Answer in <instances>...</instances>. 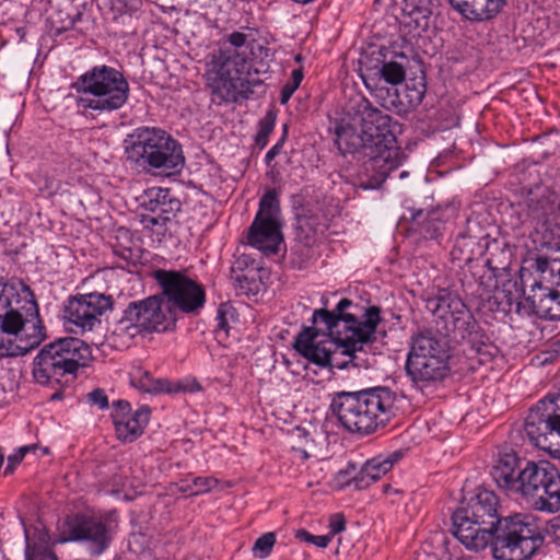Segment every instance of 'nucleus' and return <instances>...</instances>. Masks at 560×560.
Returning <instances> with one entry per match:
<instances>
[{
  "mask_svg": "<svg viewBox=\"0 0 560 560\" xmlns=\"http://www.w3.org/2000/svg\"><path fill=\"white\" fill-rule=\"evenodd\" d=\"M113 537L108 525L101 518L85 514L67 516L59 529L58 541L84 544L92 556H100L109 546Z\"/></svg>",
  "mask_w": 560,
  "mask_h": 560,
  "instance_id": "nucleus-15",
  "label": "nucleus"
},
{
  "mask_svg": "<svg viewBox=\"0 0 560 560\" xmlns=\"http://www.w3.org/2000/svg\"><path fill=\"white\" fill-rule=\"evenodd\" d=\"M370 70H375V75L392 85H398L406 79L405 66L395 60H386L385 57L377 59V63Z\"/></svg>",
  "mask_w": 560,
  "mask_h": 560,
  "instance_id": "nucleus-32",
  "label": "nucleus"
},
{
  "mask_svg": "<svg viewBox=\"0 0 560 560\" xmlns=\"http://www.w3.org/2000/svg\"><path fill=\"white\" fill-rule=\"evenodd\" d=\"M148 214H142L141 222L145 226H166L182 209V202L170 188L153 187L145 191V198L141 203Z\"/></svg>",
  "mask_w": 560,
  "mask_h": 560,
  "instance_id": "nucleus-21",
  "label": "nucleus"
},
{
  "mask_svg": "<svg viewBox=\"0 0 560 560\" xmlns=\"http://www.w3.org/2000/svg\"><path fill=\"white\" fill-rule=\"evenodd\" d=\"M296 230L300 231V233L298 234L299 237H302V233H305L304 235V241L306 244L310 243L311 238L313 236L310 235L308 232L305 231V229L308 226V219L306 218L305 214H300L298 213L296 214Z\"/></svg>",
  "mask_w": 560,
  "mask_h": 560,
  "instance_id": "nucleus-47",
  "label": "nucleus"
},
{
  "mask_svg": "<svg viewBox=\"0 0 560 560\" xmlns=\"http://www.w3.org/2000/svg\"><path fill=\"white\" fill-rule=\"evenodd\" d=\"M77 19H78V20H80V19H81V14H80V13H78V14H77Z\"/></svg>",
  "mask_w": 560,
  "mask_h": 560,
  "instance_id": "nucleus-64",
  "label": "nucleus"
},
{
  "mask_svg": "<svg viewBox=\"0 0 560 560\" xmlns=\"http://www.w3.org/2000/svg\"><path fill=\"white\" fill-rule=\"evenodd\" d=\"M304 78L303 68L294 69L291 73L290 79L285 82V84L281 89L280 93V104L284 105L289 102L293 93L299 89L302 80Z\"/></svg>",
  "mask_w": 560,
  "mask_h": 560,
  "instance_id": "nucleus-38",
  "label": "nucleus"
},
{
  "mask_svg": "<svg viewBox=\"0 0 560 560\" xmlns=\"http://www.w3.org/2000/svg\"><path fill=\"white\" fill-rule=\"evenodd\" d=\"M281 208L276 188H269L259 201L258 211L247 231V244L266 256L276 255L283 242Z\"/></svg>",
  "mask_w": 560,
  "mask_h": 560,
  "instance_id": "nucleus-13",
  "label": "nucleus"
},
{
  "mask_svg": "<svg viewBox=\"0 0 560 560\" xmlns=\"http://www.w3.org/2000/svg\"><path fill=\"white\" fill-rule=\"evenodd\" d=\"M408 355L434 359H451L448 339L438 329H424L412 336L411 348Z\"/></svg>",
  "mask_w": 560,
  "mask_h": 560,
  "instance_id": "nucleus-25",
  "label": "nucleus"
},
{
  "mask_svg": "<svg viewBox=\"0 0 560 560\" xmlns=\"http://www.w3.org/2000/svg\"><path fill=\"white\" fill-rule=\"evenodd\" d=\"M126 159L147 173L178 174L185 165L182 144L165 130L139 127L125 140Z\"/></svg>",
  "mask_w": 560,
  "mask_h": 560,
  "instance_id": "nucleus-6",
  "label": "nucleus"
},
{
  "mask_svg": "<svg viewBox=\"0 0 560 560\" xmlns=\"http://www.w3.org/2000/svg\"><path fill=\"white\" fill-rule=\"evenodd\" d=\"M86 401L92 406H97L98 409L105 410L109 407L108 397L103 388H95L92 392L88 393Z\"/></svg>",
  "mask_w": 560,
  "mask_h": 560,
  "instance_id": "nucleus-41",
  "label": "nucleus"
},
{
  "mask_svg": "<svg viewBox=\"0 0 560 560\" xmlns=\"http://www.w3.org/2000/svg\"><path fill=\"white\" fill-rule=\"evenodd\" d=\"M92 349L77 337L58 338L45 345L33 360L32 374L37 384L62 385L77 378L80 368L92 360Z\"/></svg>",
  "mask_w": 560,
  "mask_h": 560,
  "instance_id": "nucleus-7",
  "label": "nucleus"
},
{
  "mask_svg": "<svg viewBox=\"0 0 560 560\" xmlns=\"http://www.w3.org/2000/svg\"><path fill=\"white\" fill-rule=\"evenodd\" d=\"M81 94H91L93 98L80 97L79 107L98 112H114L128 101L130 86L122 72L107 65L94 66L71 84Z\"/></svg>",
  "mask_w": 560,
  "mask_h": 560,
  "instance_id": "nucleus-10",
  "label": "nucleus"
},
{
  "mask_svg": "<svg viewBox=\"0 0 560 560\" xmlns=\"http://www.w3.org/2000/svg\"><path fill=\"white\" fill-rule=\"evenodd\" d=\"M334 133L335 143L343 156L347 154H358L368 160L365 151L368 144L363 137H361L360 127L352 119L348 122L345 120L337 122Z\"/></svg>",
  "mask_w": 560,
  "mask_h": 560,
  "instance_id": "nucleus-28",
  "label": "nucleus"
},
{
  "mask_svg": "<svg viewBox=\"0 0 560 560\" xmlns=\"http://www.w3.org/2000/svg\"><path fill=\"white\" fill-rule=\"evenodd\" d=\"M549 460H528L515 452L500 453L490 475L499 489L527 505L534 503L539 492L540 481L547 479Z\"/></svg>",
  "mask_w": 560,
  "mask_h": 560,
  "instance_id": "nucleus-9",
  "label": "nucleus"
},
{
  "mask_svg": "<svg viewBox=\"0 0 560 560\" xmlns=\"http://www.w3.org/2000/svg\"><path fill=\"white\" fill-rule=\"evenodd\" d=\"M405 396L388 386H374L331 395L329 409L341 427L365 438L386 428L396 418Z\"/></svg>",
  "mask_w": 560,
  "mask_h": 560,
  "instance_id": "nucleus-3",
  "label": "nucleus"
},
{
  "mask_svg": "<svg viewBox=\"0 0 560 560\" xmlns=\"http://www.w3.org/2000/svg\"><path fill=\"white\" fill-rule=\"evenodd\" d=\"M110 417L115 427L117 439L124 443L136 441L149 423L151 409L149 406H141L135 412L128 400L118 399L112 405Z\"/></svg>",
  "mask_w": 560,
  "mask_h": 560,
  "instance_id": "nucleus-19",
  "label": "nucleus"
},
{
  "mask_svg": "<svg viewBox=\"0 0 560 560\" xmlns=\"http://www.w3.org/2000/svg\"><path fill=\"white\" fill-rule=\"evenodd\" d=\"M26 316L30 317L15 338L2 337V357H23L38 348L48 338L38 305L35 314L28 311Z\"/></svg>",
  "mask_w": 560,
  "mask_h": 560,
  "instance_id": "nucleus-20",
  "label": "nucleus"
},
{
  "mask_svg": "<svg viewBox=\"0 0 560 560\" xmlns=\"http://www.w3.org/2000/svg\"><path fill=\"white\" fill-rule=\"evenodd\" d=\"M506 3L508 0H486L485 4L478 9L474 2L463 0L454 10L470 22H482L494 19Z\"/></svg>",
  "mask_w": 560,
  "mask_h": 560,
  "instance_id": "nucleus-30",
  "label": "nucleus"
},
{
  "mask_svg": "<svg viewBox=\"0 0 560 560\" xmlns=\"http://www.w3.org/2000/svg\"><path fill=\"white\" fill-rule=\"evenodd\" d=\"M406 176H408V172H407V171H402V172H400V174H399V177H400V178H404V177H406Z\"/></svg>",
  "mask_w": 560,
  "mask_h": 560,
  "instance_id": "nucleus-61",
  "label": "nucleus"
},
{
  "mask_svg": "<svg viewBox=\"0 0 560 560\" xmlns=\"http://www.w3.org/2000/svg\"><path fill=\"white\" fill-rule=\"evenodd\" d=\"M401 452H395L386 458L374 457L368 460L363 466V474L370 477V480H378L382 476L392 470L395 463L401 458Z\"/></svg>",
  "mask_w": 560,
  "mask_h": 560,
  "instance_id": "nucleus-33",
  "label": "nucleus"
},
{
  "mask_svg": "<svg viewBox=\"0 0 560 560\" xmlns=\"http://www.w3.org/2000/svg\"><path fill=\"white\" fill-rule=\"evenodd\" d=\"M528 440L538 448L548 453L559 452L560 415L548 410L539 401L529 409L524 422Z\"/></svg>",
  "mask_w": 560,
  "mask_h": 560,
  "instance_id": "nucleus-17",
  "label": "nucleus"
},
{
  "mask_svg": "<svg viewBox=\"0 0 560 560\" xmlns=\"http://www.w3.org/2000/svg\"><path fill=\"white\" fill-rule=\"evenodd\" d=\"M487 233L477 219L468 218L464 229L457 234L451 256L453 261L470 262L476 255H481L487 244H482Z\"/></svg>",
  "mask_w": 560,
  "mask_h": 560,
  "instance_id": "nucleus-23",
  "label": "nucleus"
},
{
  "mask_svg": "<svg viewBox=\"0 0 560 560\" xmlns=\"http://www.w3.org/2000/svg\"><path fill=\"white\" fill-rule=\"evenodd\" d=\"M551 532L553 541L560 546V516L555 518L553 523L551 524Z\"/></svg>",
  "mask_w": 560,
  "mask_h": 560,
  "instance_id": "nucleus-51",
  "label": "nucleus"
},
{
  "mask_svg": "<svg viewBox=\"0 0 560 560\" xmlns=\"http://www.w3.org/2000/svg\"><path fill=\"white\" fill-rule=\"evenodd\" d=\"M120 3L126 12H132L139 9L141 0H116Z\"/></svg>",
  "mask_w": 560,
  "mask_h": 560,
  "instance_id": "nucleus-50",
  "label": "nucleus"
},
{
  "mask_svg": "<svg viewBox=\"0 0 560 560\" xmlns=\"http://www.w3.org/2000/svg\"><path fill=\"white\" fill-rule=\"evenodd\" d=\"M180 491L182 492H195L196 490H194V486L192 485H185V486H182L180 487Z\"/></svg>",
  "mask_w": 560,
  "mask_h": 560,
  "instance_id": "nucleus-55",
  "label": "nucleus"
},
{
  "mask_svg": "<svg viewBox=\"0 0 560 560\" xmlns=\"http://www.w3.org/2000/svg\"><path fill=\"white\" fill-rule=\"evenodd\" d=\"M231 307L226 304H220L218 311H217V326H215V334L219 336L220 334L228 335L229 331V320H228V314L230 313Z\"/></svg>",
  "mask_w": 560,
  "mask_h": 560,
  "instance_id": "nucleus-42",
  "label": "nucleus"
},
{
  "mask_svg": "<svg viewBox=\"0 0 560 560\" xmlns=\"http://www.w3.org/2000/svg\"><path fill=\"white\" fill-rule=\"evenodd\" d=\"M241 265L242 261L237 260L236 266L232 267V279L237 283L238 288L246 293L258 290V284L254 276H250L249 272H243Z\"/></svg>",
  "mask_w": 560,
  "mask_h": 560,
  "instance_id": "nucleus-37",
  "label": "nucleus"
},
{
  "mask_svg": "<svg viewBox=\"0 0 560 560\" xmlns=\"http://www.w3.org/2000/svg\"><path fill=\"white\" fill-rule=\"evenodd\" d=\"M31 446H22L14 454L8 457V465L4 470V475H11L14 472L15 467L23 460L25 454L31 450Z\"/></svg>",
  "mask_w": 560,
  "mask_h": 560,
  "instance_id": "nucleus-44",
  "label": "nucleus"
},
{
  "mask_svg": "<svg viewBox=\"0 0 560 560\" xmlns=\"http://www.w3.org/2000/svg\"><path fill=\"white\" fill-rule=\"evenodd\" d=\"M119 232L124 233L126 236H128V234H129L128 230H125V229H121Z\"/></svg>",
  "mask_w": 560,
  "mask_h": 560,
  "instance_id": "nucleus-62",
  "label": "nucleus"
},
{
  "mask_svg": "<svg viewBox=\"0 0 560 560\" xmlns=\"http://www.w3.org/2000/svg\"><path fill=\"white\" fill-rule=\"evenodd\" d=\"M485 536L486 547L490 546L497 560H528L544 542L538 526L522 513L497 520Z\"/></svg>",
  "mask_w": 560,
  "mask_h": 560,
  "instance_id": "nucleus-8",
  "label": "nucleus"
},
{
  "mask_svg": "<svg viewBox=\"0 0 560 560\" xmlns=\"http://www.w3.org/2000/svg\"><path fill=\"white\" fill-rule=\"evenodd\" d=\"M130 383L133 387L147 393H197L202 388L196 380H182L176 382H171L165 378L154 380L150 372L140 368L130 374Z\"/></svg>",
  "mask_w": 560,
  "mask_h": 560,
  "instance_id": "nucleus-24",
  "label": "nucleus"
},
{
  "mask_svg": "<svg viewBox=\"0 0 560 560\" xmlns=\"http://www.w3.org/2000/svg\"><path fill=\"white\" fill-rule=\"evenodd\" d=\"M28 317L25 311L18 307L7 308L2 314V334L7 335L5 338H15Z\"/></svg>",
  "mask_w": 560,
  "mask_h": 560,
  "instance_id": "nucleus-34",
  "label": "nucleus"
},
{
  "mask_svg": "<svg viewBox=\"0 0 560 560\" xmlns=\"http://www.w3.org/2000/svg\"><path fill=\"white\" fill-rule=\"evenodd\" d=\"M533 292L526 296L532 313L542 319L560 320V293L541 282H535Z\"/></svg>",
  "mask_w": 560,
  "mask_h": 560,
  "instance_id": "nucleus-27",
  "label": "nucleus"
},
{
  "mask_svg": "<svg viewBox=\"0 0 560 560\" xmlns=\"http://www.w3.org/2000/svg\"><path fill=\"white\" fill-rule=\"evenodd\" d=\"M276 544V534L266 533L258 537L253 546V553L260 559L267 558Z\"/></svg>",
  "mask_w": 560,
  "mask_h": 560,
  "instance_id": "nucleus-39",
  "label": "nucleus"
},
{
  "mask_svg": "<svg viewBox=\"0 0 560 560\" xmlns=\"http://www.w3.org/2000/svg\"><path fill=\"white\" fill-rule=\"evenodd\" d=\"M153 279L162 289L164 303H170L172 310L185 314H198L206 304L203 285L189 278L184 271L156 269Z\"/></svg>",
  "mask_w": 560,
  "mask_h": 560,
  "instance_id": "nucleus-14",
  "label": "nucleus"
},
{
  "mask_svg": "<svg viewBox=\"0 0 560 560\" xmlns=\"http://www.w3.org/2000/svg\"><path fill=\"white\" fill-rule=\"evenodd\" d=\"M67 383H63L62 385H60L61 387L56 390L49 398L50 401H56V400H61L63 398V389L62 387L66 385Z\"/></svg>",
  "mask_w": 560,
  "mask_h": 560,
  "instance_id": "nucleus-53",
  "label": "nucleus"
},
{
  "mask_svg": "<svg viewBox=\"0 0 560 560\" xmlns=\"http://www.w3.org/2000/svg\"><path fill=\"white\" fill-rule=\"evenodd\" d=\"M77 21L75 20H72V21H69L68 22V25L63 26V28H69V27H72L74 25Z\"/></svg>",
  "mask_w": 560,
  "mask_h": 560,
  "instance_id": "nucleus-58",
  "label": "nucleus"
},
{
  "mask_svg": "<svg viewBox=\"0 0 560 560\" xmlns=\"http://www.w3.org/2000/svg\"><path fill=\"white\" fill-rule=\"evenodd\" d=\"M285 137H287V126H284V133H283L282 138L267 152V154H266L267 163H269L271 160H273L281 152Z\"/></svg>",
  "mask_w": 560,
  "mask_h": 560,
  "instance_id": "nucleus-49",
  "label": "nucleus"
},
{
  "mask_svg": "<svg viewBox=\"0 0 560 560\" xmlns=\"http://www.w3.org/2000/svg\"><path fill=\"white\" fill-rule=\"evenodd\" d=\"M409 217V232L418 234L425 240H439L445 231V224L456 214V208L451 205L436 206L431 209L407 208Z\"/></svg>",
  "mask_w": 560,
  "mask_h": 560,
  "instance_id": "nucleus-18",
  "label": "nucleus"
},
{
  "mask_svg": "<svg viewBox=\"0 0 560 560\" xmlns=\"http://www.w3.org/2000/svg\"><path fill=\"white\" fill-rule=\"evenodd\" d=\"M2 302L5 308L18 307L26 313L33 311L34 314L38 305L30 287L19 279L2 283Z\"/></svg>",
  "mask_w": 560,
  "mask_h": 560,
  "instance_id": "nucleus-29",
  "label": "nucleus"
},
{
  "mask_svg": "<svg viewBox=\"0 0 560 560\" xmlns=\"http://www.w3.org/2000/svg\"><path fill=\"white\" fill-rule=\"evenodd\" d=\"M277 113L268 110L264 118L259 120V130L255 137V143L259 149H264L268 143V138L275 128Z\"/></svg>",
  "mask_w": 560,
  "mask_h": 560,
  "instance_id": "nucleus-36",
  "label": "nucleus"
},
{
  "mask_svg": "<svg viewBox=\"0 0 560 560\" xmlns=\"http://www.w3.org/2000/svg\"><path fill=\"white\" fill-rule=\"evenodd\" d=\"M528 207H529V211H530V212H529V214H530L533 218H537V219H538V218L540 217V213L537 211V209H536V208L530 209V205H529Z\"/></svg>",
  "mask_w": 560,
  "mask_h": 560,
  "instance_id": "nucleus-56",
  "label": "nucleus"
},
{
  "mask_svg": "<svg viewBox=\"0 0 560 560\" xmlns=\"http://www.w3.org/2000/svg\"><path fill=\"white\" fill-rule=\"evenodd\" d=\"M402 12L405 15L411 18L417 27H425L428 21H420L428 19L430 10L427 8L424 0H404Z\"/></svg>",
  "mask_w": 560,
  "mask_h": 560,
  "instance_id": "nucleus-35",
  "label": "nucleus"
},
{
  "mask_svg": "<svg viewBox=\"0 0 560 560\" xmlns=\"http://www.w3.org/2000/svg\"><path fill=\"white\" fill-rule=\"evenodd\" d=\"M219 483L218 479L213 477H195L192 479V486L197 488L195 492H191V495H198L205 492L210 491Z\"/></svg>",
  "mask_w": 560,
  "mask_h": 560,
  "instance_id": "nucleus-43",
  "label": "nucleus"
},
{
  "mask_svg": "<svg viewBox=\"0 0 560 560\" xmlns=\"http://www.w3.org/2000/svg\"><path fill=\"white\" fill-rule=\"evenodd\" d=\"M115 254L118 255L119 257L128 260L131 257L132 252H131L130 247H124L120 250L115 249Z\"/></svg>",
  "mask_w": 560,
  "mask_h": 560,
  "instance_id": "nucleus-52",
  "label": "nucleus"
},
{
  "mask_svg": "<svg viewBox=\"0 0 560 560\" xmlns=\"http://www.w3.org/2000/svg\"><path fill=\"white\" fill-rule=\"evenodd\" d=\"M364 82H365L366 88H370V86H371V85H370V83H369V81H368V79H364Z\"/></svg>",
  "mask_w": 560,
  "mask_h": 560,
  "instance_id": "nucleus-63",
  "label": "nucleus"
},
{
  "mask_svg": "<svg viewBox=\"0 0 560 560\" xmlns=\"http://www.w3.org/2000/svg\"><path fill=\"white\" fill-rule=\"evenodd\" d=\"M406 373L420 389L442 383L451 373L450 360L407 355Z\"/></svg>",
  "mask_w": 560,
  "mask_h": 560,
  "instance_id": "nucleus-22",
  "label": "nucleus"
},
{
  "mask_svg": "<svg viewBox=\"0 0 560 560\" xmlns=\"http://www.w3.org/2000/svg\"><path fill=\"white\" fill-rule=\"evenodd\" d=\"M26 536V560H58L56 553L49 547V538L47 533L39 532L37 539L31 538L28 530L25 529Z\"/></svg>",
  "mask_w": 560,
  "mask_h": 560,
  "instance_id": "nucleus-31",
  "label": "nucleus"
},
{
  "mask_svg": "<svg viewBox=\"0 0 560 560\" xmlns=\"http://www.w3.org/2000/svg\"><path fill=\"white\" fill-rule=\"evenodd\" d=\"M539 402L544 404V406L548 410H550V411L553 410L555 415H560V393L551 398L546 397V398L539 400Z\"/></svg>",
  "mask_w": 560,
  "mask_h": 560,
  "instance_id": "nucleus-48",
  "label": "nucleus"
},
{
  "mask_svg": "<svg viewBox=\"0 0 560 560\" xmlns=\"http://www.w3.org/2000/svg\"><path fill=\"white\" fill-rule=\"evenodd\" d=\"M425 308L436 316L438 331L447 339L466 341L480 363L490 362L497 355L498 347L456 293L439 289L435 295L425 299Z\"/></svg>",
  "mask_w": 560,
  "mask_h": 560,
  "instance_id": "nucleus-5",
  "label": "nucleus"
},
{
  "mask_svg": "<svg viewBox=\"0 0 560 560\" xmlns=\"http://www.w3.org/2000/svg\"><path fill=\"white\" fill-rule=\"evenodd\" d=\"M418 102H421L422 101V97H423V94H424V89L418 93Z\"/></svg>",
  "mask_w": 560,
  "mask_h": 560,
  "instance_id": "nucleus-60",
  "label": "nucleus"
},
{
  "mask_svg": "<svg viewBox=\"0 0 560 560\" xmlns=\"http://www.w3.org/2000/svg\"><path fill=\"white\" fill-rule=\"evenodd\" d=\"M295 538L301 541H306L313 544L317 547L325 548L331 541L330 535H320L316 536L307 532L306 529H298L295 533Z\"/></svg>",
  "mask_w": 560,
  "mask_h": 560,
  "instance_id": "nucleus-40",
  "label": "nucleus"
},
{
  "mask_svg": "<svg viewBox=\"0 0 560 560\" xmlns=\"http://www.w3.org/2000/svg\"><path fill=\"white\" fill-rule=\"evenodd\" d=\"M373 482H375V480H370V477H366L365 474H363L362 467L361 470L349 481V485H352L355 489L362 490Z\"/></svg>",
  "mask_w": 560,
  "mask_h": 560,
  "instance_id": "nucleus-46",
  "label": "nucleus"
},
{
  "mask_svg": "<svg viewBox=\"0 0 560 560\" xmlns=\"http://www.w3.org/2000/svg\"><path fill=\"white\" fill-rule=\"evenodd\" d=\"M295 61L296 62H302L303 60V56L301 54H298L295 57H294Z\"/></svg>",
  "mask_w": 560,
  "mask_h": 560,
  "instance_id": "nucleus-57",
  "label": "nucleus"
},
{
  "mask_svg": "<svg viewBox=\"0 0 560 560\" xmlns=\"http://www.w3.org/2000/svg\"><path fill=\"white\" fill-rule=\"evenodd\" d=\"M18 34L20 35V38L22 39L24 37V32L22 28H16Z\"/></svg>",
  "mask_w": 560,
  "mask_h": 560,
  "instance_id": "nucleus-59",
  "label": "nucleus"
},
{
  "mask_svg": "<svg viewBox=\"0 0 560 560\" xmlns=\"http://www.w3.org/2000/svg\"><path fill=\"white\" fill-rule=\"evenodd\" d=\"M176 320V312L170 303H164L160 295H152L130 302L113 332L130 336L141 331L163 332L174 329Z\"/></svg>",
  "mask_w": 560,
  "mask_h": 560,
  "instance_id": "nucleus-12",
  "label": "nucleus"
},
{
  "mask_svg": "<svg viewBox=\"0 0 560 560\" xmlns=\"http://www.w3.org/2000/svg\"><path fill=\"white\" fill-rule=\"evenodd\" d=\"M329 528H330V532L328 535L331 536V538L343 532L346 529V518L343 516V514L341 513H336V514H332L330 516V521H329Z\"/></svg>",
  "mask_w": 560,
  "mask_h": 560,
  "instance_id": "nucleus-45",
  "label": "nucleus"
},
{
  "mask_svg": "<svg viewBox=\"0 0 560 560\" xmlns=\"http://www.w3.org/2000/svg\"><path fill=\"white\" fill-rule=\"evenodd\" d=\"M552 350L555 353L560 355V338L552 342Z\"/></svg>",
  "mask_w": 560,
  "mask_h": 560,
  "instance_id": "nucleus-54",
  "label": "nucleus"
},
{
  "mask_svg": "<svg viewBox=\"0 0 560 560\" xmlns=\"http://www.w3.org/2000/svg\"><path fill=\"white\" fill-rule=\"evenodd\" d=\"M359 310L350 299H341L331 311L315 310L312 327H304L294 340V349L310 362L339 370L351 363L359 366L358 352H365L376 340V327L381 323V307L365 308L363 319L351 312Z\"/></svg>",
  "mask_w": 560,
  "mask_h": 560,
  "instance_id": "nucleus-1",
  "label": "nucleus"
},
{
  "mask_svg": "<svg viewBox=\"0 0 560 560\" xmlns=\"http://www.w3.org/2000/svg\"><path fill=\"white\" fill-rule=\"evenodd\" d=\"M546 471L547 479L540 481L538 495L528 506L539 512L556 513L560 511V470L551 463Z\"/></svg>",
  "mask_w": 560,
  "mask_h": 560,
  "instance_id": "nucleus-26",
  "label": "nucleus"
},
{
  "mask_svg": "<svg viewBox=\"0 0 560 560\" xmlns=\"http://www.w3.org/2000/svg\"><path fill=\"white\" fill-rule=\"evenodd\" d=\"M253 47L248 35L234 31L223 38V46L211 55L205 72L206 85L212 101L219 104L237 100V95L249 97L254 93L246 79Z\"/></svg>",
  "mask_w": 560,
  "mask_h": 560,
  "instance_id": "nucleus-4",
  "label": "nucleus"
},
{
  "mask_svg": "<svg viewBox=\"0 0 560 560\" xmlns=\"http://www.w3.org/2000/svg\"><path fill=\"white\" fill-rule=\"evenodd\" d=\"M114 304L112 295L98 292L82 294L68 299L63 308V318L68 329L73 334H83L100 324V316Z\"/></svg>",
  "mask_w": 560,
  "mask_h": 560,
  "instance_id": "nucleus-16",
  "label": "nucleus"
},
{
  "mask_svg": "<svg viewBox=\"0 0 560 560\" xmlns=\"http://www.w3.org/2000/svg\"><path fill=\"white\" fill-rule=\"evenodd\" d=\"M352 120L360 127L361 137L368 144V160L363 162L366 179H362L360 186L364 189L378 188L406 158L396 144L393 119L374 108L365 97H360L353 106Z\"/></svg>",
  "mask_w": 560,
  "mask_h": 560,
  "instance_id": "nucleus-2",
  "label": "nucleus"
},
{
  "mask_svg": "<svg viewBox=\"0 0 560 560\" xmlns=\"http://www.w3.org/2000/svg\"><path fill=\"white\" fill-rule=\"evenodd\" d=\"M499 498L487 489H478L465 506L457 509L453 515V535L470 550L486 548L485 534L502 516L498 513Z\"/></svg>",
  "mask_w": 560,
  "mask_h": 560,
  "instance_id": "nucleus-11",
  "label": "nucleus"
}]
</instances>
